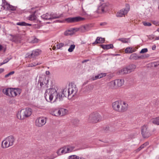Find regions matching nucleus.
<instances>
[{
    "mask_svg": "<svg viewBox=\"0 0 159 159\" xmlns=\"http://www.w3.org/2000/svg\"><path fill=\"white\" fill-rule=\"evenodd\" d=\"M64 96L62 92L57 93L54 89H49L46 90L45 93V98L46 101L48 102H51L53 99V102L57 100L60 101L63 100Z\"/></svg>",
    "mask_w": 159,
    "mask_h": 159,
    "instance_id": "obj_1",
    "label": "nucleus"
},
{
    "mask_svg": "<svg viewBox=\"0 0 159 159\" xmlns=\"http://www.w3.org/2000/svg\"><path fill=\"white\" fill-rule=\"evenodd\" d=\"M78 89L74 84H69L68 87H65L63 89L62 92L63 96L66 97H68L70 98V96H71V98L73 97L77 93Z\"/></svg>",
    "mask_w": 159,
    "mask_h": 159,
    "instance_id": "obj_2",
    "label": "nucleus"
},
{
    "mask_svg": "<svg viewBox=\"0 0 159 159\" xmlns=\"http://www.w3.org/2000/svg\"><path fill=\"white\" fill-rule=\"evenodd\" d=\"M32 113V109L29 108L23 109L19 111L17 114V116L18 119L23 120L30 116Z\"/></svg>",
    "mask_w": 159,
    "mask_h": 159,
    "instance_id": "obj_3",
    "label": "nucleus"
},
{
    "mask_svg": "<svg viewBox=\"0 0 159 159\" xmlns=\"http://www.w3.org/2000/svg\"><path fill=\"white\" fill-rule=\"evenodd\" d=\"M15 139L12 136H10L6 138L2 143V147L6 148L13 145Z\"/></svg>",
    "mask_w": 159,
    "mask_h": 159,
    "instance_id": "obj_4",
    "label": "nucleus"
},
{
    "mask_svg": "<svg viewBox=\"0 0 159 159\" xmlns=\"http://www.w3.org/2000/svg\"><path fill=\"white\" fill-rule=\"evenodd\" d=\"M102 120V117L98 113L93 112L90 114L88 120L89 122L96 123Z\"/></svg>",
    "mask_w": 159,
    "mask_h": 159,
    "instance_id": "obj_5",
    "label": "nucleus"
},
{
    "mask_svg": "<svg viewBox=\"0 0 159 159\" xmlns=\"http://www.w3.org/2000/svg\"><path fill=\"white\" fill-rule=\"evenodd\" d=\"M41 53V51L39 49L33 50L31 53H27L26 55V57L35 59V57L39 56Z\"/></svg>",
    "mask_w": 159,
    "mask_h": 159,
    "instance_id": "obj_6",
    "label": "nucleus"
},
{
    "mask_svg": "<svg viewBox=\"0 0 159 159\" xmlns=\"http://www.w3.org/2000/svg\"><path fill=\"white\" fill-rule=\"evenodd\" d=\"M130 10V6L129 4L126 5V7L117 12L116 14V16L117 17H121L126 14Z\"/></svg>",
    "mask_w": 159,
    "mask_h": 159,
    "instance_id": "obj_7",
    "label": "nucleus"
},
{
    "mask_svg": "<svg viewBox=\"0 0 159 159\" xmlns=\"http://www.w3.org/2000/svg\"><path fill=\"white\" fill-rule=\"evenodd\" d=\"M84 20V18L80 16L74 17H69L66 18L65 21L68 23H74L82 21Z\"/></svg>",
    "mask_w": 159,
    "mask_h": 159,
    "instance_id": "obj_8",
    "label": "nucleus"
},
{
    "mask_svg": "<svg viewBox=\"0 0 159 159\" xmlns=\"http://www.w3.org/2000/svg\"><path fill=\"white\" fill-rule=\"evenodd\" d=\"M141 134L143 137L146 138L150 135V134L148 130V127L146 125H144L141 127Z\"/></svg>",
    "mask_w": 159,
    "mask_h": 159,
    "instance_id": "obj_9",
    "label": "nucleus"
},
{
    "mask_svg": "<svg viewBox=\"0 0 159 159\" xmlns=\"http://www.w3.org/2000/svg\"><path fill=\"white\" fill-rule=\"evenodd\" d=\"M46 122V121L45 118L43 117H39L36 120L35 124L37 126L41 127L44 125Z\"/></svg>",
    "mask_w": 159,
    "mask_h": 159,
    "instance_id": "obj_10",
    "label": "nucleus"
},
{
    "mask_svg": "<svg viewBox=\"0 0 159 159\" xmlns=\"http://www.w3.org/2000/svg\"><path fill=\"white\" fill-rule=\"evenodd\" d=\"M149 56L148 54H146L144 55L139 56L136 53L131 54L129 57V58L132 60H137L143 58H145Z\"/></svg>",
    "mask_w": 159,
    "mask_h": 159,
    "instance_id": "obj_11",
    "label": "nucleus"
},
{
    "mask_svg": "<svg viewBox=\"0 0 159 159\" xmlns=\"http://www.w3.org/2000/svg\"><path fill=\"white\" fill-rule=\"evenodd\" d=\"M108 4L104 3L99 6L98 8V12L99 13H104L108 10Z\"/></svg>",
    "mask_w": 159,
    "mask_h": 159,
    "instance_id": "obj_12",
    "label": "nucleus"
},
{
    "mask_svg": "<svg viewBox=\"0 0 159 159\" xmlns=\"http://www.w3.org/2000/svg\"><path fill=\"white\" fill-rule=\"evenodd\" d=\"M128 108V104L125 102L121 103L120 108L119 109L120 112H124L126 111Z\"/></svg>",
    "mask_w": 159,
    "mask_h": 159,
    "instance_id": "obj_13",
    "label": "nucleus"
},
{
    "mask_svg": "<svg viewBox=\"0 0 159 159\" xmlns=\"http://www.w3.org/2000/svg\"><path fill=\"white\" fill-rule=\"evenodd\" d=\"M93 85L89 84L84 88L83 92L85 93H89L93 89Z\"/></svg>",
    "mask_w": 159,
    "mask_h": 159,
    "instance_id": "obj_14",
    "label": "nucleus"
},
{
    "mask_svg": "<svg viewBox=\"0 0 159 159\" xmlns=\"http://www.w3.org/2000/svg\"><path fill=\"white\" fill-rule=\"evenodd\" d=\"M121 102L117 101L113 103L112 104V107L116 111L119 112V109L120 108Z\"/></svg>",
    "mask_w": 159,
    "mask_h": 159,
    "instance_id": "obj_15",
    "label": "nucleus"
},
{
    "mask_svg": "<svg viewBox=\"0 0 159 159\" xmlns=\"http://www.w3.org/2000/svg\"><path fill=\"white\" fill-rule=\"evenodd\" d=\"M20 90L19 89L12 88L11 93L10 94V97H14L16 96L18 93L20 94Z\"/></svg>",
    "mask_w": 159,
    "mask_h": 159,
    "instance_id": "obj_16",
    "label": "nucleus"
},
{
    "mask_svg": "<svg viewBox=\"0 0 159 159\" xmlns=\"http://www.w3.org/2000/svg\"><path fill=\"white\" fill-rule=\"evenodd\" d=\"M105 40L104 38L97 37L95 41L93 42V44H96L97 43H102L105 42Z\"/></svg>",
    "mask_w": 159,
    "mask_h": 159,
    "instance_id": "obj_17",
    "label": "nucleus"
},
{
    "mask_svg": "<svg viewBox=\"0 0 159 159\" xmlns=\"http://www.w3.org/2000/svg\"><path fill=\"white\" fill-rule=\"evenodd\" d=\"M116 87H120L124 84V80L123 79H117L115 80Z\"/></svg>",
    "mask_w": 159,
    "mask_h": 159,
    "instance_id": "obj_18",
    "label": "nucleus"
},
{
    "mask_svg": "<svg viewBox=\"0 0 159 159\" xmlns=\"http://www.w3.org/2000/svg\"><path fill=\"white\" fill-rule=\"evenodd\" d=\"M11 88L4 89L2 90V93L5 95L10 97V94L11 92Z\"/></svg>",
    "mask_w": 159,
    "mask_h": 159,
    "instance_id": "obj_19",
    "label": "nucleus"
},
{
    "mask_svg": "<svg viewBox=\"0 0 159 159\" xmlns=\"http://www.w3.org/2000/svg\"><path fill=\"white\" fill-rule=\"evenodd\" d=\"M59 110V116H62L66 115L67 112V110L64 108H61Z\"/></svg>",
    "mask_w": 159,
    "mask_h": 159,
    "instance_id": "obj_20",
    "label": "nucleus"
},
{
    "mask_svg": "<svg viewBox=\"0 0 159 159\" xmlns=\"http://www.w3.org/2000/svg\"><path fill=\"white\" fill-rule=\"evenodd\" d=\"M2 6L5 10H9L10 5L6 2L5 0H2Z\"/></svg>",
    "mask_w": 159,
    "mask_h": 159,
    "instance_id": "obj_21",
    "label": "nucleus"
},
{
    "mask_svg": "<svg viewBox=\"0 0 159 159\" xmlns=\"http://www.w3.org/2000/svg\"><path fill=\"white\" fill-rule=\"evenodd\" d=\"M101 46L104 49H108L113 48V45L111 44L107 45L102 44L101 45Z\"/></svg>",
    "mask_w": 159,
    "mask_h": 159,
    "instance_id": "obj_22",
    "label": "nucleus"
},
{
    "mask_svg": "<svg viewBox=\"0 0 159 159\" xmlns=\"http://www.w3.org/2000/svg\"><path fill=\"white\" fill-rule=\"evenodd\" d=\"M41 18L44 20H50L51 19V16L50 14L46 13L43 15L41 16Z\"/></svg>",
    "mask_w": 159,
    "mask_h": 159,
    "instance_id": "obj_23",
    "label": "nucleus"
},
{
    "mask_svg": "<svg viewBox=\"0 0 159 159\" xmlns=\"http://www.w3.org/2000/svg\"><path fill=\"white\" fill-rule=\"evenodd\" d=\"M119 72V73L120 74H125L129 73L127 67L120 70Z\"/></svg>",
    "mask_w": 159,
    "mask_h": 159,
    "instance_id": "obj_24",
    "label": "nucleus"
},
{
    "mask_svg": "<svg viewBox=\"0 0 159 159\" xmlns=\"http://www.w3.org/2000/svg\"><path fill=\"white\" fill-rule=\"evenodd\" d=\"M127 67L129 73H130L134 70L136 68V66L134 65L131 64L127 66Z\"/></svg>",
    "mask_w": 159,
    "mask_h": 159,
    "instance_id": "obj_25",
    "label": "nucleus"
},
{
    "mask_svg": "<svg viewBox=\"0 0 159 159\" xmlns=\"http://www.w3.org/2000/svg\"><path fill=\"white\" fill-rule=\"evenodd\" d=\"M66 153L70 152L73 151L74 147L73 146H67L64 147Z\"/></svg>",
    "mask_w": 159,
    "mask_h": 159,
    "instance_id": "obj_26",
    "label": "nucleus"
},
{
    "mask_svg": "<svg viewBox=\"0 0 159 159\" xmlns=\"http://www.w3.org/2000/svg\"><path fill=\"white\" fill-rule=\"evenodd\" d=\"M51 16L50 20H53L57 18H59L61 17V15H57V14L51 13L50 14Z\"/></svg>",
    "mask_w": 159,
    "mask_h": 159,
    "instance_id": "obj_27",
    "label": "nucleus"
},
{
    "mask_svg": "<svg viewBox=\"0 0 159 159\" xmlns=\"http://www.w3.org/2000/svg\"><path fill=\"white\" fill-rule=\"evenodd\" d=\"M75 30V28H73L71 30H69L66 31L64 33V34L66 36L71 35L73 34V31Z\"/></svg>",
    "mask_w": 159,
    "mask_h": 159,
    "instance_id": "obj_28",
    "label": "nucleus"
},
{
    "mask_svg": "<svg viewBox=\"0 0 159 159\" xmlns=\"http://www.w3.org/2000/svg\"><path fill=\"white\" fill-rule=\"evenodd\" d=\"M118 40L124 43H127L130 42L129 38H120Z\"/></svg>",
    "mask_w": 159,
    "mask_h": 159,
    "instance_id": "obj_29",
    "label": "nucleus"
},
{
    "mask_svg": "<svg viewBox=\"0 0 159 159\" xmlns=\"http://www.w3.org/2000/svg\"><path fill=\"white\" fill-rule=\"evenodd\" d=\"M152 123L154 124L159 125V117L153 118L152 119Z\"/></svg>",
    "mask_w": 159,
    "mask_h": 159,
    "instance_id": "obj_30",
    "label": "nucleus"
},
{
    "mask_svg": "<svg viewBox=\"0 0 159 159\" xmlns=\"http://www.w3.org/2000/svg\"><path fill=\"white\" fill-rule=\"evenodd\" d=\"M134 49H133L132 48L128 47L125 49V52L126 53H132L135 52Z\"/></svg>",
    "mask_w": 159,
    "mask_h": 159,
    "instance_id": "obj_31",
    "label": "nucleus"
},
{
    "mask_svg": "<svg viewBox=\"0 0 159 159\" xmlns=\"http://www.w3.org/2000/svg\"><path fill=\"white\" fill-rule=\"evenodd\" d=\"M36 16L34 14H32L30 15L28 17V19L31 21H34L36 20Z\"/></svg>",
    "mask_w": 159,
    "mask_h": 159,
    "instance_id": "obj_32",
    "label": "nucleus"
},
{
    "mask_svg": "<svg viewBox=\"0 0 159 159\" xmlns=\"http://www.w3.org/2000/svg\"><path fill=\"white\" fill-rule=\"evenodd\" d=\"M109 84L111 88H113L116 87V83L115 80L111 81L109 83Z\"/></svg>",
    "mask_w": 159,
    "mask_h": 159,
    "instance_id": "obj_33",
    "label": "nucleus"
},
{
    "mask_svg": "<svg viewBox=\"0 0 159 159\" xmlns=\"http://www.w3.org/2000/svg\"><path fill=\"white\" fill-rule=\"evenodd\" d=\"M52 114L53 115L55 116H59V110L58 109H55L52 111Z\"/></svg>",
    "mask_w": 159,
    "mask_h": 159,
    "instance_id": "obj_34",
    "label": "nucleus"
},
{
    "mask_svg": "<svg viewBox=\"0 0 159 159\" xmlns=\"http://www.w3.org/2000/svg\"><path fill=\"white\" fill-rule=\"evenodd\" d=\"M75 47V45L74 44L71 45L68 49V51L70 52H72Z\"/></svg>",
    "mask_w": 159,
    "mask_h": 159,
    "instance_id": "obj_35",
    "label": "nucleus"
},
{
    "mask_svg": "<svg viewBox=\"0 0 159 159\" xmlns=\"http://www.w3.org/2000/svg\"><path fill=\"white\" fill-rule=\"evenodd\" d=\"M84 26L86 31H88L90 30L91 25H87Z\"/></svg>",
    "mask_w": 159,
    "mask_h": 159,
    "instance_id": "obj_36",
    "label": "nucleus"
},
{
    "mask_svg": "<svg viewBox=\"0 0 159 159\" xmlns=\"http://www.w3.org/2000/svg\"><path fill=\"white\" fill-rule=\"evenodd\" d=\"M64 45V43H60L59 44H57V49H60L61 48L63 47Z\"/></svg>",
    "mask_w": 159,
    "mask_h": 159,
    "instance_id": "obj_37",
    "label": "nucleus"
},
{
    "mask_svg": "<svg viewBox=\"0 0 159 159\" xmlns=\"http://www.w3.org/2000/svg\"><path fill=\"white\" fill-rule=\"evenodd\" d=\"M98 76L99 79L105 77L106 75V73H101L98 75Z\"/></svg>",
    "mask_w": 159,
    "mask_h": 159,
    "instance_id": "obj_38",
    "label": "nucleus"
},
{
    "mask_svg": "<svg viewBox=\"0 0 159 159\" xmlns=\"http://www.w3.org/2000/svg\"><path fill=\"white\" fill-rule=\"evenodd\" d=\"M25 24L26 23L25 22H21L17 23L16 24L18 25L25 26Z\"/></svg>",
    "mask_w": 159,
    "mask_h": 159,
    "instance_id": "obj_39",
    "label": "nucleus"
},
{
    "mask_svg": "<svg viewBox=\"0 0 159 159\" xmlns=\"http://www.w3.org/2000/svg\"><path fill=\"white\" fill-rule=\"evenodd\" d=\"M79 157L75 155H73L69 156V159H78Z\"/></svg>",
    "mask_w": 159,
    "mask_h": 159,
    "instance_id": "obj_40",
    "label": "nucleus"
},
{
    "mask_svg": "<svg viewBox=\"0 0 159 159\" xmlns=\"http://www.w3.org/2000/svg\"><path fill=\"white\" fill-rule=\"evenodd\" d=\"M148 51V49L147 48H144L142 49L141 50L140 52V53H143L147 52Z\"/></svg>",
    "mask_w": 159,
    "mask_h": 159,
    "instance_id": "obj_41",
    "label": "nucleus"
},
{
    "mask_svg": "<svg viewBox=\"0 0 159 159\" xmlns=\"http://www.w3.org/2000/svg\"><path fill=\"white\" fill-rule=\"evenodd\" d=\"M99 78L98 75L95 76L94 77H93L90 78V80L92 81H94L97 79H99Z\"/></svg>",
    "mask_w": 159,
    "mask_h": 159,
    "instance_id": "obj_42",
    "label": "nucleus"
},
{
    "mask_svg": "<svg viewBox=\"0 0 159 159\" xmlns=\"http://www.w3.org/2000/svg\"><path fill=\"white\" fill-rule=\"evenodd\" d=\"M61 149V155H62L63 154H65L66 153V151H65V149L64 147H63V148H60Z\"/></svg>",
    "mask_w": 159,
    "mask_h": 159,
    "instance_id": "obj_43",
    "label": "nucleus"
},
{
    "mask_svg": "<svg viewBox=\"0 0 159 159\" xmlns=\"http://www.w3.org/2000/svg\"><path fill=\"white\" fill-rule=\"evenodd\" d=\"M15 72L14 71H11L8 74L6 75L5 76V78H7L10 75H13L14 73Z\"/></svg>",
    "mask_w": 159,
    "mask_h": 159,
    "instance_id": "obj_44",
    "label": "nucleus"
},
{
    "mask_svg": "<svg viewBox=\"0 0 159 159\" xmlns=\"http://www.w3.org/2000/svg\"><path fill=\"white\" fill-rule=\"evenodd\" d=\"M16 9V7L10 5L9 10L11 11H15Z\"/></svg>",
    "mask_w": 159,
    "mask_h": 159,
    "instance_id": "obj_45",
    "label": "nucleus"
},
{
    "mask_svg": "<svg viewBox=\"0 0 159 159\" xmlns=\"http://www.w3.org/2000/svg\"><path fill=\"white\" fill-rule=\"evenodd\" d=\"M41 63L40 62H38L37 63H35V64H34V63H31L30 64H29L28 66L29 67H33L35 66L38 65H39L41 64Z\"/></svg>",
    "mask_w": 159,
    "mask_h": 159,
    "instance_id": "obj_46",
    "label": "nucleus"
},
{
    "mask_svg": "<svg viewBox=\"0 0 159 159\" xmlns=\"http://www.w3.org/2000/svg\"><path fill=\"white\" fill-rule=\"evenodd\" d=\"M143 25L146 26H150L151 25V23L146 22H143Z\"/></svg>",
    "mask_w": 159,
    "mask_h": 159,
    "instance_id": "obj_47",
    "label": "nucleus"
},
{
    "mask_svg": "<svg viewBox=\"0 0 159 159\" xmlns=\"http://www.w3.org/2000/svg\"><path fill=\"white\" fill-rule=\"evenodd\" d=\"M79 30H80L81 32H86V30L85 29H84V26H82L80 27L79 29Z\"/></svg>",
    "mask_w": 159,
    "mask_h": 159,
    "instance_id": "obj_48",
    "label": "nucleus"
},
{
    "mask_svg": "<svg viewBox=\"0 0 159 159\" xmlns=\"http://www.w3.org/2000/svg\"><path fill=\"white\" fill-rule=\"evenodd\" d=\"M57 156V155L55 154H53L51 155L50 157L51 158V159H53Z\"/></svg>",
    "mask_w": 159,
    "mask_h": 159,
    "instance_id": "obj_49",
    "label": "nucleus"
},
{
    "mask_svg": "<svg viewBox=\"0 0 159 159\" xmlns=\"http://www.w3.org/2000/svg\"><path fill=\"white\" fill-rule=\"evenodd\" d=\"M9 60V59L8 58H7L3 61V62L4 64H5L7 63Z\"/></svg>",
    "mask_w": 159,
    "mask_h": 159,
    "instance_id": "obj_50",
    "label": "nucleus"
},
{
    "mask_svg": "<svg viewBox=\"0 0 159 159\" xmlns=\"http://www.w3.org/2000/svg\"><path fill=\"white\" fill-rule=\"evenodd\" d=\"M45 81H46V82H44V84H45V85H47L48 83L49 80L48 79H46V78H45Z\"/></svg>",
    "mask_w": 159,
    "mask_h": 159,
    "instance_id": "obj_51",
    "label": "nucleus"
},
{
    "mask_svg": "<svg viewBox=\"0 0 159 159\" xmlns=\"http://www.w3.org/2000/svg\"><path fill=\"white\" fill-rule=\"evenodd\" d=\"M37 42H38V39L36 38L34 39L33 40H32L31 41V43H37Z\"/></svg>",
    "mask_w": 159,
    "mask_h": 159,
    "instance_id": "obj_52",
    "label": "nucleus"
},
{
    "mask_svg": "<svg viewBox=\"0 0 159 159\" xmlns=\"http://www.w3.org/2000/svg\"><path fill=\"white\" fill-rule=\"evenodd\" d=\"M159 65V62H156L153 63V65L154 67H156Z\"/></svg>",
    "mask_w": 159,
    "mask_h": 159,
    "instance_id": "obj_53",
    "label": "nucleus"
},
{
    "mask_svg": "<svg viewBox=\"0 0 159 159\" xmlns=\"http://www.w3.org/2000/svg\"><path fill=\"white\" fill-rule=\"evenodd\" d=\"M61 149H60L59 150H58V151L57 152V155H61Z\"/></svg>",
    "mask_w": 159,
    "mask_h": 159,
    "instance_id": "obj_54",
    "label": "nucleus"
},
{
    "mask_svg": "<svg viewBox=\"0 0 159 159\" xmlns=\"http://www.w3.org/2000/svg\"><path fill=\"white\" fill-rule=\"evenodd\" d=\"M107 23L106 22H104L101 23L100 24V25L101 26H105L107 25Z\"/></svg>",
    "mask_w": 159,
    "mask_h": 159,
    "instance_id": "obj_55",
    "label": "nucleus"
},
{
    "mask_svg": "<svg viewBox=\"0 0 159 159\" xmlns=\"http://www.w3.org/2000/svg\"><path fill=\"white\" fill-rule=\"evenodd\" d=\"M4 70V69L3 68H0V74L3 72Z\"/></svg>",
    "mask_w": 159,
    "mask_h": 159,
    "instance_id": "obj_56",
    "label": "nucleus"
},
{
    "mask_svg": "<svg viewBox=\"0 0 159 159\" xmlns=\"http://www.w3.org/2000/svg\"><path fill=\"white\" fill-rule=\"evenodd\" d=\"M156 48V46L155 45H153L152 47V50H155Z\"/></svg>",
    "mask_w": 159,
    "mask_h": 159,
    "instance_id": "obj_57",
    "label": "nucleus"
},
{
    "mask_svg": "<svg viewBox=\"0 0 159 159\" xmlns=\"http://www.w3.org/2000/svg\"><path fill=\"white\" fill-rule=\"evenodd\" d=\"M148 144H149V143L148 142H146L143 144L144 145V146L145 147L146 146H147L148 145Z\"/></svg>",
    "mask_w": 159,
    "mask_h": 159,
    "instance_id": "obj_58",
    "label": "nucleus"
},
{
    "mask_svg": "<svg viewBox=\"0 0 159 159\" xmlns=\"http://www.w3.org/2000/svg\"><path fill=\"white\" fill-rule=\"evenodd\" d=\"M141 149H141V148L140 147L139 148H138L136 150V151L137 152H138L140 150H141Z\"/></svg>",
    "mask_w": 159,
    "mask_h": 159,
    "instance_id": "obj_59",
    "label": "nucleus"
},
{
    "mask_svg": "<svg viewBox=\"0 0 159 159\" xmlns=\"http://www.w3.org/2000/svg\"><path fill=\"white\" fill-rule=\"evenodd\" d=\"M3 48V47L2 45L0 44V51H1Z\"/></svg>",
    "mask_w": 159,
    "mask_h": 159,
    "instance_id": "obj_60",
    "label": "nucleus"
},
{
    "mask_svg": "<svg viewBox=\"0 0 159 159\" xmlns=\"http://www.w3.org/2000/svg\"><path fill=\"white\" fill-rule=\"evenodd\" d=\"M31 24H28L26 23L25 24V26H31Z\"/></svg>",
    "mask_w": 159,
    "mask_h": 159,
    "instance_id": "obj_61",
    "label": "nucleus"
},
{
    "mask_svg": "<svg viewBox=\"0 0 159 159\" xmlns=\"http://www.w3.org/2000/svg\"><path fill=\"white\" fill-rule=\"evenodd\" d=\"M140 147L141 148V149H143V148H144L145 147L144 146V145L143 144L142 145L140 146Z\"/></svg>",
    "mask_w": 159,
    "mask_h": 159,
    "instance_id": "obj_62",
    "label": "nucleus"
},
{
    "mask_svg": "<svg viewBox=\"0 0 159 159\" xmlns=\"http://www.w3.org/2000/svg\"><path fill=\"white\" fill-rule=\"evenodd\" d=\"M46 75H48L50 74V73L49 71H47L46 72Z\"/></svg>",
    "mask_w": 159,
    "mask_h": 159,
    "instance_id": "obj_63",
    "label": "nucleus"
},
{
    "mask_svg": "<svg viewBox=\"0 0 159 159\" xmlns=\"http://www.w3.org/2000/svg\"><path fill=\"white\" fill-rule=\"evenodd\" d=\"M44 84L43 83V82H40V85L41 86H42Z\"/></svg>",
    "mask_w": 159,
    "mask_h": 159,
    "instance_id": "obj_64",
    "label": "nucleus"
}]
</instances>
